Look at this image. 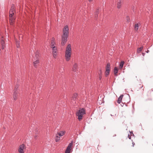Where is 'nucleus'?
Segmentation results:
<instances>
[{
    "label": "nucleus",
    "instance_id": "1",
    "mask_svg": "<svg viewBox=\"0 0 153 153\" xmlns=\"http://www.w3.org/2000/svg\"><path fill=\"white\" fill-rule=\"evenodd\" d=\"M63 34L62 36L61 45L62 46L66 43L69 35V27L67 25L65 26L63 29Z\"/></svg>",
    "mask_w": 153,
    "mask_h": 153
},
{
    "label": "nucleus",
    "instance_id": "2",
    "mask_svg": "<svg viewBox=\"0 0 153 153\" xmlns=\"http://www.w3.org/2000/svg\"><path fill=\"white\" fill-rule=\"evenodd\" d=\"M71 45L69 44L68 45L66 49L65 53V59L66 61H68L71 59Z\"/></svg>",
    "mask_w": 153,
    "mask_h": 153
},
{
    "label": "nucleus",
    "instance_id": "3",
    "mask_svg": "<svg viewBox=\"0 0 153 153\" xmlns=\"http://www.w3.org/2000/svg\"><path fill=\"white\" fill-rule=\"evenodd\" d=\"M86 114V110L83 108H80L77 111L76 113V115L78 117V119L79 121H81L82 119L83 115Z\"/></svg>",
    "mask_w": 153,
    "mask_h": 153
},
{
    "label": "nucleus",
    "instance_id": "4",
    "mask_svg": "<svg viewBox=\"0 0 153 153\" xmlns=\"http://www.w3.org/2000/svg\"><path fill=\"white\" fill-rule=\"evenodd\" d=\"M18 85L16 86L15 88L14 92L13 94V97L14 100H16L18 98L19 94V90L18 89Z\"/></svg>",
    "mask_w": 153,
    "mask_h": 153
},
{
    "label": "nucleus",
    "instance_id": "5",
    "mask_svg": "<svg viewBox=\"0 0 153 153\" xmlns=\"http://www.w3.org/2000/svg\"><path fill=\"white\" fill-rule=\"evenodd\" d=\"M73 145V142L72 141L68 144V146L67 148L65 151V153H70L71 149V147Z\"/></svg>",
    "mask_w": 153,
    "mask_h": 153
},
{
    "label": "nucleus",
    "instance_id": "6",
    "mask_svg": "<svg viewBox=\"0 0 153 153\" xmlns=\"http://www.w3.org/2000/svg\"><path fill=\"white\" fill-rule=\"evenodd\" d=\"M15 9L14 4H13L9 11V15H14L15 13Z\"/></svg>",
    "mask_w": 153,
    "mask_h": 153
},
{
    "label": "nucleus",
    "instance_id": "7",
    "mask_svg": "<svg viewBox=\"0 0 153 153\" xmlns=\"http://www.w3.org/2000/svg\"><path fill=\"white\" fill-rule=\"evenodd\" d=\"M52 53L53 56L54 58H56L57 55V50L56 47L52 48Z\"/></svg>",
    "mask_w": 153,
    "mask_h": 153
},
{
    "label": "nucleus",
    "instance_id": "8",
    "mask_svg": "<svg viewBox=\"0 0 153 153\" xmlns=\"http://www.w3.org/2000/svg\"><path fill=\"white\" fill-rule=\"evenodd\" d=\"M25 148V146L24 144H22L20 145L19 148V149L18 150L19 152V153H24V150Z\"/></svg>",
    "mask_w": 153,
    "mask_h": 153
},
{
    "label": "nucleus",
    "instance_id": "9",
    "mask_svg": "<svg viewBox=\"0 0 153 153\" xmlns=\"http://www.w3.org/2000/svg\"><path fill=\"white\" fill-rule=\"evenodd\" d=\"M56 43L55 41V39L54 37L52 38L51 42V48L55 47H56Z\"/></svg>",
    "mask_w": 153,
    "mask_h": 153
},
{
    "label": "nucleus",
    "instance_id": "10",
    "mask_svg": "<svg viewBox=\"0 0 153 153\" xmlns=\"http://www.w3.org/2000/svg\"><path fill=\"white\" fill-rule=\"evenodd\" d=\"M72 70L74 72H76L78 70V65L77 63H75L73 65Z\"/></svg>",
    "mask_w": 153,
    "mask_h": 153
},
{
    "label": "nucleus",
    "instance_id": "11",
    "mask_svg": "<svg viewBox=\"0 0 153 153\" xmlns=\"http://www.w3.org/2000/svg\"><path fill=\"white\" fill-rule=\"evenodd\" d=\"M65 133V131H60L59 132L57 133V135H58L59 136L61 137L64 135Z\"/></svg>",
    "mask_w": 153,
    "mask_h": 153
},
{
    "label": "nucleus",
    "instance_id": "12",
    "mask_svg": "<svg viewBox=\"0 0 153 153\" xmlns=\"http://www.w3.org/2000/svg\"><path fill=\"white\" fill-rule=\"evenodd\" d=\"M118 68L116 67H115L114 68V74L115 76H117V73L118 72Z\"/></svg>",
    "mask_w": 153,
    "mask_h": 153
},
{
    "label": "nucleus",
    "instance_id": "13",
    "mask_svg": "<svg viewBox=\"0 0 153 153\" xmlns=\"http://www.w3.org/2000/svg\"><path fill=\"white\" fill-rule=\"evenodd\" d=\"M123 96V94H121L118 98L117 100V103L118 104H120L121 103Z\"/></svg>",
    "mask_w": 153,
    "mask_h": 153
},
{
    "label": "nucleus",
    "instance_id": "14",
    "mask_svg": "<svg viewBox=\"0 0 153 153\" xmlns=\"http://www.w3.org/2000/svg\"><path fill=\"white\" fill-rule=\"evenodd\" d=\"M39 63V61L38 59H37L35 61L33 62V65L36 68L37 66V65Z\"/></svg>",
    "mask_w": 153,
    "mask_h": 153
},
{
    "label": "nucleus",
    "instance_id": "15",
    "mask_svg": "<svg viewBox=\"0 0 153 153\" xmlns=\"http://www.w3.org/2000/svg\"><path fill=\"white\" fill-rule=\"evenodd\" d=\"M60 139V137L58 135H57L56 134V137L55 138V141L56 142H58Z\"/></svg>",
    "mask_w": 153,
    "mask_h": 153
},
{
    "label": "nucleus",
    "instance_id": "16",
    "mask_svg": "<svg viewBox=\"0 0 153 153\" xmlns=\"http://www.w3.org/2000/svg\"><path fill=\"white\" fill-rule=\"evenodd\" d=\"M121 3V2L120 1H118L117 3V8L118 9H119L121 8L122 5Z\"/></svg>",
    "mask_w": 153,
    "mask_h": 153
},
{
    "label": "nucleus",
    "instance_id": "17",
    "mask_svg": "<svg viewBox=\"0 0 153 153\" xmlns=\"http://www.w3.org/2000/svg\"><path fill=\"white\" fill-rule=\"evenodd\" d=\"M99 8H97L95 13V18H97L98 16V14L99 13Z\"/></svg>",
    "mask_w": 153,
    "mask_h": 153
},
{
    "label": "nucleus",
    "instance_id": "18",
    "mask_svg": "<svg viewBox=\"0 0 153 153\" xmlns=\"http://www.w3.org/2000/svg\"><path fill=\"white\" fill-rule=\"evenodd\" d=\"M139 29V25L138 24H135L134 26V29L135 30L137 31Z\"/></svg>",
    "mask_w": 153,
    "mask_h": 153
},
{
    "label": "nucleus",
    "instance_id": "19",
    "mask_svg": "<svg viewBox=\"0 0 153 153\" xmlns=\"http://www.w3.org/2000/svg\"><path fill=\"white\" fill-rule=\"evenodd\" d=\"M14 15H9V19L10 21H13L14 20V18L13 17Z\"/></svg>",
    "mask_w": 153,
    "mask_h": 153
},
{
    "label": "nucleus",
    "instance_id": "20",
    "mask_svg": "<svg viewBox=\"0 0 153 153\" xmlns=\"http://www.w3.org/2000/svg\"><path fill=\"white\" fill-rule=\"evenodd\" d=\"M106 70L110 71V66L109 63H108L106 65Z\"/></svg>",
    "mask_w": 153,
    "mask_h": 153
},
{
    "label": "nucleus",
    "instance_id": "21",
    "mask_svg": "<svg viewBox=\"0 0 153 153\" xmlns=\"http://www.w3.org/2000/svg\"><path fill=\"white\" fill-rule=\"evenodd\" d=\"M110 71L109 70H106L105 72V76H107L109 74Z\"/></svg>",
    "mask_w": 153,
    "mask_h": 153
},
{
    "label": "nucleus",
    "instance_id": "22",
    "mask_svg": "<svg viewBox=\"0 0 153 153\" xmlns=\"http://www.w3.org/2000/svg\"><path fill=\"white\" fill-rule=\"evenodd\" d=\"M124 62V61H121L120 64V68H122L123 66Z\"/></svg>",
    "mask_w": 153,
    "mask_h": 153
},
{
    "label": "nucleus",
    "instance_id": "23",
    "mask_svg": "<svg viewBox=\"0 0 153 153\" xmlns=\"http://www.w3.org/2000/svg\"><path fill=\"white\" fill-rule=\"evenodd\" d=\"M143 87V85L141 84H139L138 85H137V86L136 88L138 90V88H142Z\"/></svg>",
    "mask_w": 153,
    "mask_h": 153
},
{
    "label": "nucleus",
    "instance_id": "24",
    "mask_svg": "<svg viewBox=\"0 0 153 153\" xmlns=\"http://www.w3.org/2000/svg\"><path fill=\"white\" fill-rule=\"evenodd\" d=\"M143 48V47H142L137 49V52L138 53H140L142 50Z\"/></svg>",
    "mask_w": 153,
    "mask_h": 153
},
{
    "label": "nucleus",
    "instance_id": "25",
    "mask_svg": "<svg viewBox=\"0 0 153 153\" xmlns=\"http://www.w3.org/2000/svg\"><path fill=\"white\" fill-rule=\"evenodd\" d=\"M153 91V90H152V89L151 90H149L147 94V95L148 96H150L152 92Z\"/></svg>",
    "mask_w": 153,
    "mask_h": 153
},
{
    "label": "nucleus",
    "instance_id": "26",
    "mask_svg": "<svg viewBox=\"0 0 153 153\" xmlns=\"http://www.w3.org/2000/svg\"><path fill=\"white\" fill-rule=\"evenodd\" d=\"M35 57L36 59H38L39 57V53L37 52H36L35 53Z\"/></svg>",
    "mask_w": 153,
    "mask_h": 153
},
{
    "label": "nucleus",
    "instance_id": "27",
    "mask_svg": "<svg viewBox=\"0 0 153 153\" xmlns=\"http://www.w3.org/2000/svg\"><path fill=\"white\" fill-rule=\"evenodd\" d=\"M77 94L76 93H75L74 94V95L73 96V97L75 98V100H76V99H77Z\"/></svg>",
    "mask_w": 153,
    "mask_h": 153
},
{
    "label": "nucleus",
    "instance_id": "28",
    "mask_svg": "<svg viewBox=\"0 0 153 153\" xmlns=\"http://www.w3.org/2000/svg\"><path fill=\"white\" fill-rule=\"evenodd\" d=\"M1 45H5V42L3 40V39H2L1 40Z\"/></svg>",
    "mask_w": 153,
    "mask_h": 153
},
{
    "label": "nucleus",
    "instance_id": "29",
    "mask_svg": "<svg viewBox=\"0 0 153 153\" xmlns=\"http://www.w3.org/2000/svg\"><path fill=\"white\" fill-rule=\"evenodd\" d=\"M16 47L17 48H19V43L18 42H16Z\"/></svg>",
    "mask_w": 153,
    "mask_h": 153
},
{
    "label": "nucleus",
    "instance_id": "30",
    "mask_svg": "<svg viewBox=\"0 0 153 153\" xmlns=\"http://www.w3.org/2000/svg\"><path fill=\"white\" fill-rule=\"evenodd\" d=\"M76 100H75V98L72 97V100L73 102H74L75 103H76V102H75V101Z\"/></svg>",
    "mask_w": 153,
    "mask_h": 153
},
{
    "label": "nucleus",
    "instance_id": "31",
    "mask_svg": "<svg viewBox=\"0 0 153 153\" xmlns=\"http://www.w3.org/2000/svg\"><path fill=\"white\" fill-rule=\"evenodd\" d=\"M5 47V45H1V49H3V50L4 49V48Z\"/></svg>",
    "mask_w": 153,
    "mask_h": 153
},
{
    "label": "nucleus",
    "instance_id": "32",
    "mask_svg": "<svg viewBox=\"0 0 153 153\" xmlns=\"http://www.w3.org/2000/svg\"><path fill=\"white\" fill-rule=\"evenodd\" d=\"M14 21H10V24L11 25H13V23Z\"/></svg>",
    "mask_w": 153,
    "mask_h": 153
},
{
    "label": "nucleus",
    "instance_id": "33",
    "mask_svg": "<svg viewBox=\"0 0 153 153\" xmlns=\"http://www.w3.org/2000/svg\"><path fill=\"white\" fill-rule=\"evenodd\" d=\"M99 75H101L102 73V71L101 70H100V72H99Z\"/></svg>",
    "mask_w": 153,
    "mask_h": 153
},
{
    "label": "nucleus",
    "instance_id": "34",
    "mask_svg": "<svg viewBox=\"0 0 153 153\" xmlns=\"http://www.w3.org/2000/svg\"><path fill=\"white\" fill-rule=\"evenodd\" d=\"M102 76L101 75H99V79L100 80H101L102 79Z\"/></svg>",
    "mask_w": 153,
    "mask_h": 153
},
{
    "label": "nucleus",
    "instance_id": "35",
    "mask_svg": "<svg viewBox=\"0 0 153 153\" xmlns=\"http://www.w3.org/2000/svg\"><path fill=\"white\" fill-rule=\"evenodd\" d=\"M149 100H151V101H152V99H148L146 100V101H148Z\"/></svg>",
    "mask_w": 153,
    "mask_h": 153
},
{
    "label": "nucleus",
    "instance_id": "36",
    "mask_svg": "<svg viewBox=\"0 0 153 153\" xmlns=\"http://www.w3.org/2000/svg\"><path fill=\"white\" fill-rule=\"evenodd\" d=\"M132 146H133V147H134V144H135L134 143V142H132Z\"/></svg>",
    "mask_w": 153,
    "mask_h": 153
},
{
    "label": "nucleus",
    "instance_id": "37",
    "mask_svg": "<svg viewBox=\"0 0 153 153\" xmlns=\"http://www.w3.org/2000/svg\"><path fill=\"white\" fill-rule=\"evenodd\" d=\"M128 138H129V139H131V137L129 136V134H128Z\"/></svg>",
    "mask_w": 153,
    "mask_h": 153
},
{
    "label": "nucleus",
    "instance_id": "38",
    "mask_svg": "<svg viewBox=\"0 0 153 153\" xmlns=\"http://www.w3.org/2000/svg\"><path fill=\"white\" fill-rule=\"evenodd\" d=\"M130 134H131H131H133V133H132V132H130Z\"/></svg>",
    "mask_w": 153,
    "mask_h": 153
},
{
    "label": "nucleus",
    "instance_id": "39",
    "mask_svg": "<svg viewBox=\"0 0 153 153\" xmlns=\"http://www.w3.org/2000/svg\"><path fill=\"white\" fill-rule=\"evenodd\" d=\"M149 51L148 50H147L146 52L147 53H148L149 52Z\"/></svg>",
    "mask_w": 153,
    "mask_h": 153
},
{
    "label": "nucleus",
    "instance_id": "40",
    "mask_svg": "<svg viewBox=\"0 0 153 153\" xmlns=\"http://www.w3.org/2000/svg\"><path fill=\"white\" fill-rule=\"evenodd\" d=\"M89 1L91 2L92 1V0H88Z\"/></svg>",
    "mask_w": 153,
    "mask_h": 153
},
{
    "label": "nucleus",
    "instance_id": "41",
    "mask_svg": "<svg viewBox=\"0 0 153 153\" xmlns=\"http://www.w3.org/2000/svg\"><path fill=\"white\" fill-rule=\"evenodd\" d=\"M36 137H37V136H35V139H36Z\"/></svg>",
    "mask_w": 153,
    "mask_h": 153
},
{
    "label": "nucleus",
    "instance_id": "42",
    "mask_svg": "<svg viewBox=\"0 0 153 153\" xmlns=\"http://www.w3.org/2000/svg\"><path fill=\"white\" fill-rule=\"evenodd\" d=\"M127 18H128V17H128V16H127Z\"/></svg>",
    "mask_w": 153,
    "mask_h": 153
}]
</instances>
